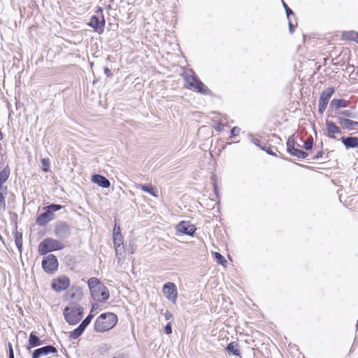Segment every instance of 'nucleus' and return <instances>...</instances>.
Returning <instances> with one entry per match:
<instances>
[{
  "label": "nucleus",
  "mask_w": 358,
  "mask_h": 358,
  "mask_svg": "<svg viewBox=\"0 0 358 358\" xmlns=\"http://www.w3.org/2000/svg\"><path fill=\"white\" fill-rule=\"evenodd\" d=\"M118 317L116 314L110 312L101 313L96 319L94 329L96 332L103 333L113 329L117 323Z\"/></svg>",
  "instance_id": "obj_1"
},
{
  "label": "nucleus",
  "mask_w": 358,
  "mask_h": 358,
  "mask_svg": "<svg viewBox=\"0 0 358 358\" xmlns=\"http://www.w3.org/2000/svg\"><path fill=\"white\" fill-rule=\"evenodd\" d=\"M185 87L202 95H211L212 91L201 81L199 76L192 71V75H184Z\"/></svg>",
  "instance_id": "obj_2"
},
{
  "label": "nucleus",
  "mask_w": 358,
  "mask_h": 358,
  "mask_svg": "<svg viewBox=\"0 0 358 358\" xmlns=\"http://www.w3.org/2000/svg\"><path fill=\"white\" fill-rule=\"evenodd\" d=\"M71 306H66L63 310L65 321L69 325L77 324L83 317L84 308L76 303H71Z\"/></svg>",
  "instance_id": "obj_3"
},
{
  "label": "nucleus",
  "mask_w": 358,
  "mask_h": 358,
  "mask_svg": "<svg viewBox=\"0 0 358 358\" xmlns=\"http://www.w3.org/2000/svg\"><path fill=\"white\" fill-rule=\"evenodd\" d=\"M64 248V245L59 241L52 238H44L38 246V252L40 255H46L49 252L61 250Z\"/></svg>",
  "instance_id": "obj_4"
},
{
  "label": "nucleus",
  "mask_w": 358,
  "mask_h": 358,
  "mask_svg": "<svg viewBox=\"0 0 358 358\" xmlns=\"http://www.w3.org/2000/svg\"><path fill=\"white\" fill-rule=\"evenodd\" d=\"M301 147V145L296 143L295 139V135L290 136L286 143V150L287 153L292 156L297 157L298 159H306L308 156V153L306 151L295 148V145Z\"/></svg>",
  "instance_id": "obj_5"
},
{
  "label": "nucleus",
  "mask_w": 358,
  "mask_h": 358,
  "mask_svg": "<svg viewBox=\"0 0 358 358\" xmlns=\"http://www.w3.org/2000/svg\"><path fill=\"white\" fill-rule=\"evenodd\" d=\"M41 265L45 273L53 274L58 270L59 263L57 257L53 254L43 255Z\"/></svg>",
  "instance_id": "obj_6"
},
{
  "label": "nucleus",
  "mask_w": 358,
  "mask_h": 358,
  "mask_svg": "<svg viewBox=\"0 0 358 358\" xmlns=\"http://www.w3.org/2000/svg\"><path fill=\"white\" fill-rule=\"evenodd\" d=\"M335 92V87H329L324 90L320 96L318 101V113L322 115L327 108L329 99Z\"/></svg>",
  "instance_id": "obj_7"
},
{
  "label": "nucleus",
  "mask_w": 358,
  "mask_h": 358,
  "mask_svg": "<svg viewBox=\"0 0 358 358\" xmlns=\"http://www.w3.org/2000/svg\"><path fill=\"white\" fill-rule=\"evenodd\" d=\"M54 233L59 241L68 239L71 234L70 225L66 222H58L55 226Z\"/></svg>",
  "instance_id": "obj_8"
},
{
  "label": "nucleus",
  "mask_w": 358,
  "mask_h": 358,
  "mask_svg": "<svg viewBox=\"0 0 358 358\" xmlns=\"http://www.w3.org/2000/svg\"><path fill=\"white\" fill-rule=\"evenodd\" d=\"M70 286V279L67 275H63L54 278L51 282V288L59 293L67 289Z\"/></svg>",
  "instance_id": "obj_9"
},
{
  "label": "nucleus",
  "mask_w": 358,
  "mask_h": 358,
  "mask_svg": "<svg viewBox=\"0 0 358 358\" xmlns=\"http://www.w3.org/2000/svg\"><path fill=\"white\" fill-rule=\"evenodd\" d=\"M162 292L165 297L172 303L176 304L178 298V289L174 282H167L162 287Z\"/></svg>",
  "instance_id": "obj_10"
},
{
  "label": "nucleus",
  "mask_w": 358,
  "mask_h": 358,
  "mask_svg": "<svg viewBox=\"0 0 358 358\" xmlns=\"http://www.w3.org/2000/svg\"><path fill=\"white\" fill-rule=\"evenodd\" d=\"M92 299L98 302L104 303L110 297V292L105 285H101L94 289V292H90Z\"/></svg>",
  "instance_id": "obj_11"
},
{
  "label": "nucleus",
  "mask_w": 358,
  "mask_h": 358,
  "mask_svg": "<svg viewBox=\"0 0 358 358\" xmlns=\"http://www.w3.org/2000/svg\"><path fill=\"white\" fill-rule=\"evenodd\" d=\"M87 24L92 28L95 32L101 34L103 32L105 27L104 16L102 15L101 19H99V16L93 15L90 17V21Z\"/></svg>",
  "instance_id": "obj_12"
},
{
  "label": "nucleus",
  "mask_w": 358,
  "mask_h": 358,
  "mask_svg": "<svg viewBox=\"0 0 358 358\" xmlns=\"http://www.w3.org/2000/svg\"><path fill=\"white\" fill-rule=\"evenodd\" d=\"M176 231L185 235L193 237L196 228L188 221H181L176 225Z\"/></svg>",
  "instance_id": "obj_13"
},
{
  "label": "nucleus",
  "mask_w": 358,
  "mask_h": 358,
  "mask_svg": "<svg viewBox=\"0 0 358 358\" xmlns=\"http://www.w3.org/2000/svg\"><path fill=\"white\" fill-rule=\"evenodd\" d=\"M57 349L52 345H46L35 349L31 354V358H40L49 354L57 353Z\"/></svg>",
  "instance_id": "obj_14"
},
{
  "label": "nucleus",
  "mask_w": 358,
  "mask_h": 358,
  "mask_svg": "<svg viewBox=\"0 0 358 358\" xmlns=\"http://www.w3.org/2000/svg\"><path fill=\"white\" fill-rule=\"evenodd\" d=\"M44 210L36 219V223L41 227L45 226L48 222L55 219V214H52L50 210H47L46 206L44 208Z\"/></svg>",
  "instance_id": "obj_15"
},
{
  "label": "nucleus",
  "mask_w": 358,
  "mask_h": 358,
  "mask_svg": "<svg viewBox=\"0 0 358 358\" xmlns=\"http://www.w3.org/2000/svg\"><path fill=\"white\" fill-rule=\"evenodd\" d=\"M44 343L45 340H41L36 335L34 331H31L28 338V343L26 346V349L27 350L30 351L31 349L42 345Z\"/></svg>",
  "instance_id": "obj_16"
},
{
  "label": "nucleus",
  "mask_w": 358,
  "mask_h": 358,
  "mask_svg": "<svg viewBox=\"0 0 358 358\" xmlns=\"http://www.w3.org/2000/svg\"><path fill=\"white\" fill-rule=\"evenodd\" d=\"M338 123L341 125L344 129L349 131L356 129L358 127V122L354 121L348 118H345L341 116L336 117Z\"/></svg>",
  "instance_id": "obj_17"
},
{
  "label": "nucleus",
  "mask_w": 358,
  "mask_h": 358,
  "mask_svg": "<svg viewBox=\"0 0 358 358\" xmlns=\"http://www.w3.org/2000/svg\"><path fill=\"white\" fill-rule=\"evenodd\" d=\"M325 125L328 136L330 138H335L334 134H341L342 133L341 128L331 120H326Z\"/></svg>",
  "instance_id": "obj_18"
},
{
  "label": "nucleus",
  "mask_w": 358,
  "mask_h": 358,
  "mask_svg": "<svg viewBox=\"0 0 358 358\" xmlns=\"http://www.w3.org/2000/svg\"><path fill=\"white\" fill-rule=\"evenodd\" d=\"M91 180L92 182L102 188H109L110 186V180L106 177L99 173L93 174Z\"/></svg>",
  "instance_id": "obj_19"
},
{
  "label": "nucleus",
  "mask_w": 358,
  "mask_h": 358,
  "mask_svg": "<svg viewBox=\"0 0 358 358\" xmlns=\"http://www.w3.org/2000/svg\"><path fill=\"white\" fill-rule=\"evenodd\" d=\"M340 141L348 150L358 148L357 136H342L340 138Z\"/></svg>",
  "instance_id": "obj_20"
},
{
  "label": "nucleus",
  "mask_w": 358,
  "mask_h": 358,
  "mask_svg": "<svg viewBox=\"0 0 358 358\" xmlns=\"http://www.w3.org/2000/svg\"><path fill=\"white\" fill-rule=\"evenodd\" d=\"M225 350L230 355L241 357V352L240 350L239 344L236 341H231L225 347Z\"/></svg>",
  "instance_id": "obj_21"
},
{
  "label": "nucleus",
  "mask_w": 358,
  "mask_h": 358,
  "mask_svg": "<svg viewBox=\"0 0 358 358\" xmlns=\"http://www.w3.org/2000/svg\"><path fill=\"white\" fill-rule=\"evenodd\" d=\"M350 104V102L348 100L334 98L330 102V108L338 110L342 108H348Z\"/></svg>",
  "instance_id": "obj_22"
},
{
  "label": "nucleus",
  "mask_w": 358,
  "mask_h": 358,
  "mask_svg": "<svg viewBox=\"0 0 358 358\" xmlns=\"http://www.w3.org/2000/svg\"><path fill=\"white\" fill-rule=\"evenodd\" d=\"M10 174V169L8 165L5 166L0 171V192H3V184L8 180Z\"/></svg>",
  "instance_id": "obj_23"
},
{
  "label": "nucleus",
  "mask_w": 358,
  "mask_h": 358,
  "mask_svg": "<svg viewBox=\"0 0 358 358\" xmlns=\"http://www.w3.org/2000/svg\"><path fill=\"white\" fill-rule=\"evenodd\" d=\"M137 188L141 189L142 191L148 193L152 196L157 197L158 192L156 187L150 183H145V184H138L137 185Z\"/></svg>",
  "instance_id": "obj_24"
},
{
  "label": "nucleus",
  "mask_w": 358,
  "mask_h": 358,
  "mask_svg": "<svg viewBox=\"0 0 358 358\" xmlns=\"http://www.w3.org/2000/svg\"><path fill=\"white\" fill-rule=\"evenodd\" d=\"M341 38L342 41H354L358 44V32L354 30L343 31Z\"/></svg>",
  "instance_id": "obj_25"
},
{
  "label": "nucleus",
  "mask_w": 358,
  "mask_h": 358,
  "mask_svg": "<svg viewBox=\"0 0 358 358\" xmlns=\"http://www.w3.org/2000/svg\"><path fill=\"white\" fill-rule=\"evenodd\" d=\"M273 148H275L276 150H278L277 148L272 147L271 145H268V146L263 145V147H260V149L262 150L265 151L268 155H272V156L278 157V155H277L276 153L273 151ZM279 154H280L279 157L280 158H282V159H283L285 160L289 161V162H292V159H290L289 157H285L283 154H282L280 152H279Z\"/></svg>",
  "instance_id": "obj_26"
},
{
  "label": "nucleus",
  "mask_w": 358,
  "mask_h": 358,
  "mask_svg": "<svg viewBox=\"0 0 358 358\" xmlns=\"http://www.w3.org/2000/svg\"><path fill=\"white\" fill-rule=\"evenodd\" d=\"M86 329L80 324L73 331L69 332V338L70 340H76L85 331Z\"/></svg>",
  "instance_id": "obj_27"
},
{
  "label": "nucleus",
  "mask_w": 358,
  "mask_h": 358,
  "mask_svg": "<svg viewBox=\"0 0 358 358\" xmlns=\"http://www.w3.org/2000/svg\"><path fill=\"white\" fill-rule=\"evenodd\" d=\"M103 285L99 279L95 277H92L87 280V285L90 292H94V289L98 288L99 285Z\"/></svg>",
  "instance_id": "obj_28"
},
{
  "label": "nucleus",
  "mask_w": 358,
  "mask_h": 358,
  "mask_svg": "<svg viewBox=\"0 0 358 358\" xmlns=\"http://www.w3.org/2000/svg\"><path fill=\"white\" fill-rule=\"evenodd\" d=\"M72 292L70 293L69 296L71 299H76L80 301L83 297V289L80 287H76L71 288Z\"/></svg>",
  "instance_id": "obj_29"
},
{
  "label": "nucleus",
  "mask_w": 358,
  "mask_h": 358,
  "mask_svg": "<svg viewBox=\"0 0 358 358\" xmlns=\"http://www.w3.org/2000/svg\"><path fill=\"white\" fill-rule=\"evenodd\" d=\"M14 238H15V245L20 252H22V234L20 232H18L17 229L15 232H13Z\"/></svg>",
  "instance_id": "obj_30"
},
{
  "label": "nucleus",
  "mask_w": 358,
  "mask_h": 358,
  "mask_svg": "<svg viewBox=\"0 0 358 358\" xmlns=\"http://www.w3.org/2000/svg\"><path fill=\"white\" fill-rule=\"evenodd\" d=\"M217 178L216 175L213 173L210 176V182H211V184H212V186H213L214 194L215 195L217 199H220V192H219V190H218V187H217V178Z\"/></svg>",
  "instance_id": "obj_31"
},
{
  "label": "nucleus",
  "mask_w": 358,
  "mask_h": 358,
  "mask_svg": "<svg viewBox=\"0 0 358 358\" xmlns=\"http://www.w3.org/2000/svg\"><path fill=\"white\" fill-rule=\"evenodd\" d=\"M213 255L214 259H215L216 262L218 264L222 265V266H224L227 263L225 257L222 254H220V252H213Z\"/></svg>",
  "instance_id": "obj_32"
},
{
  "label": "nucleus",
  "mask_w": 358,
  "mask_h": 358,
  "mask_svg": "<svg viewBox=\"0 0 358 358\" xmlns=\"http://www.w3.org/2000/svg\"><path fill=\"white\" fill-rule=\"evenodd\" d=\"M113 243L117 252L118 248L122 244V237L120 234H118L115 231L113 232Z\"/></svg>",
  "instance_id": "obj_33"
},
{
  "label": "nucleus",
  "mask_w": 358,
  "mask_h": 358,
  "mask_svg": "<svg viewBox=\"0 0 358 358\" xmlns=\"http://www.w3.org/2000/svg\"><path fill=\"white\" fill-rule=\"evenodd\" d=\"M7 194V187H5L3 192H0V210L6 208V196Z\"/></svg>",
  "instance_id": "obj_34"
},
{
  "label": "nucleus",
  "mask_w": 358,
  "mask_h": 358,
  "mask_svg": "<svg viewBox=\"0 0 358 358\" xmlns=\"http://www.w3.org/2000/svg\"><path fill=\"white\" fill-rule=\"evenodd\" d=\"M41 165V169L44 173H48L50 171V162L48 158H42Z\"/></svg>",
  "instance_id": "obj_35"
},
{
  "label": "nucleus",
  "mask_w": 358,
  "mask_h": 358,
  "mask_svg": "<svg viewBox=\"0 0 358 358\" xmlns=\"http://www.w3.org/2000/svg\"><path fill=\"white\" fill-rule=\"evenodd\" d=\"M64 208V206L57 203H51L46 206L47 210H50L52 214Z\"/></svg>",
  "instance_id": "obj_36"
},
{
  "label": "nucleus",
  "mask_w": 358,
  "mask_h": 358,
  "mask_svg": "<svg viewBox=\"0 0 358 358\" xmlns=\"http://www.w3.org/2000/svg\"><path fill=\"white\" fill-rule=\"evenodd\" d=\"M94 317V315L92 313V311H90L88 315L81 322L80 324L86 329L87 326L91 323Z\"/></svg>",
  "instance_id": "obj_37"
},
{
  "label": "nucleus",
  "mask_w": 358,
  "mask_h": 358,
  "mask_svg": "<svg viewBox=\"0 0 358 358\" xmlns=\"http://www.w3.org/2000/svg\"><path fill=\"white\" fill-rule=\"evenodd\" d=\"M314 141L313 137L310 136L308 137L307 141L303 143V148L306 150H311L313 148Z\"/></svg>",
  "instance_id": "obj_38"
},
{
  "label": "nucleus",
  "mask_w": 358,
  "mask_h": 358,
  "mask_svg": "<svg viewBox=\"0 0 358 358\" xmlns=\"http://www.w3.org/2000/svg\"><path fill=\"white\" fill-rule=\"evenodd\" d=\"M283 7L285 8L287 19L292 18V16L295 17L294 11L285 2H283Z\"/></svg>",
  "instance_id": "obj_39"
},
{
  "label": "nucleus",
  "mask_w": 358,
  "mask_h": 358,
  "mask_svg": "<svg viewBox=\"0 0 358 358\" xmlns=\"http://www.w3.org/2000/svg\"><path fill=\"white\" fill-rule=\"evenodd\" d=\"M342 115L351 118H357V114L352 112L350 110H343L340 113Z\"/></svg>",
  "instance_id": "obj_40"
},
{
  "label": "nucleus",
  "mask_w": 358,
  "mask_h": 358,
  "mask_svg": "<svg viewBox=\"0 0 358 358\" xmlns=\"http://www.w3.org/2000/svg\"><path fill=\"white\" fill-rule=\"evenodd\" d=\"M241 129L238 127H234L230 131L229 138H233L238 136L240 133Z\"/></svg>",
  "instance_id": "obj_41"
},
{
  "label": "nucleus",
  "mask_w": 358,
  "mask_h": 358,
  "mask_svg": "<svg viewBox=\"0 0 358 358\" xmlns=\"http://www.w3.org/2000/svg\"><path fill=\"white\" fill-rule=\"evenodd\" d=\"M248 136L250 138V141L252 143H254L257 147L259 148L260 147H263V145H262L261 141L259 139L254 138L252 134H248Z\"/></svg>",
  "instance_id": "obj_42"
},
{
  "label": "nucleus",
  "mask_w": 358,
  "mask_h": 358,
  "mask_svg": "<svg viewBox=\"0 0 358 358\" xmlns=\"http://www.w3.org/2000/svg\"><path fill=\"white\" fill-rule=\"evenodd\" d=\"M164 333L166 335H170L172 334V324L171 322H168L164 327Z\"/></svg>",
  "instance_id": "obj_43"
},
{
  "label": "nucleus",
  "mask_w": 358,
  "mask_h": 358,
  "mask_svg": "<svg viewBox=\"0 0 358 358\" xmlns=\"http://www.w3.org/2000/svg\"><path fill=\"white\" fill-rule=\"evenodd\" d=\"M288 20V24H289V31L290 34H292L294 30H295V28L297 26V24H294L292 22V18H289V19H287Z\"/></svg>",
  "instance_id": "obj_44"
},
{
  "label": "nucleus",
  "mask_w": 358,
  "mask_h": 358,
  "mask_svg": "<svg viewBox=\"0 0 358 358\" xmlns=\"http://www.w3.org/2000/svg\"><path fill=\"white\" fill-rule=\"evenodd\" d=\"M213 127L217 132H221L224 129V124L220 122H217Z\"/></svg>",
  "instance_id": "obj_45"
},
{
  "label": "nucleus",
  "mask_w": 358,
  "mask_h": 358,
  "mask_svg": "<svg viewBox=\"0 0 358 358\" xmlns=\"http://www.w3.org/2000/svg\"><path fill=\"white\" fill-rule=\"evenodd\" d=\"M8 358H15L13 345L10 342H8Z\"/></svg>",
  "instance_id": "obj_46"
},
{
  "label": "nucleus",
  "mask_w": 358,
  "mask_h": 358,
  "mask_svg": "<svg viewBox=\"0 0 358 358\" xmlns=\"http://www.w3.org/2000/svg\"><path fill=\"white\" fill-rule=\"evenodd\" d=\"M161 314H163V310H161ZM166 320H169L173 317V314L169 310H166L164 313Z\"/></svg>",
  "instance_id": "obj_47"
},
{
  "label": "nucleus",
  "mask_w": 358,
  "mask_h": 358,
  "mask_svg": "<svg viewBox=\"0 0 358 358\" xmlns=\"http://www.w3.org/2000/svg\"><path fill=\"white\" fill-rule=\"evenodd\" d=\"M324 154V152L322 150H320V151H318L313 157H312V159L313 160H317L319 159H320L322 155Z\"/></svg>",
  "instance_id": "obj_48"
},
{
  "label": "nucleus",
  "mask_w": 358,
  "mask_h": 358,
  "mask_svg": "<svg viewBox=\"0 0 358 358\" xmlns=\"http://www.w3.org/2000/svg\"><path fill=\"white\" fill-rule=\"evenodd\" d=\"M103 72L107 78H112L113 76V73L110 71V69L108 67H104Z\"/></svg>",
  "instance_id": "obj_49"
},
{
  "label": "nucleus",
  "mask_w": 358,
  "mask_h": 358,
  "mask_svg": "<svg viewBox=\"0 0 358 358\" xmlns=\"http://www.w3.org/2000/svg\"><path fill=\"white\" fill-rule=\"evenodd\" d=\"M103 8H102L101 6H97V7L96 8V10H95V12H96V13H100L102 15H103Z\"/></svg>",
  "instance_id": "obj_50"
},
{
  "label": "nucleus",
  "mask_w": 358,
  "mask_h": 358,
  "mask_svg": "<svg viewBox=\"0 0 358 358\" xmlns=\"http://www.w3.org/2000/svg\"><path fill=\"white\" fill-rule=\"evenodd\" d=\"M96 306V304H95V303L92 305V308L90 310V311H92V313H93V311L95 310Z\"/></svg>",
  "instance_id": "obj_51"
},
{
  "label": "nucleus",
  "mask_w": 358,
  "mask_h": 358,
  "mask_svg": "<svg viewBox=\"0 0 358 358\" xmlns=\"http://www.w3.org/2000/svg\"><path fill=\"white\" fill-rule=\"evenodd\" d=\"M355 75L358 77V70L355 72Z\"/></svg>",
  "instance_id": "obj_52"
},
{
  "label": "nucleus",
  "mask_w": 358,
  "mask_h": 358,
  "mask_svg": "<svg viewBox=\"0 0 358 358\" xmlns=\"http://www.w3.org/2000/svg\"><path fill=\"white\" fill-rule=\"evenodd\" d=\"M296 164L299 166H304L303 164H297V163H296Z\"/></svg>",
  "instance_id": "obj_53"
},
{
  "label": "nucleus",
  "mask_w": 358,
  "mask_h": 358,
  "mask_svg": "<svg viewBox=\"0 0 358 358\" xmlns=\"http://www.w3.org/2000/svg\"><path fill=\"white\" fill-rule=\"evenodd\" d=\"M356 327H357V329L358 328V320H357V322Z\"/></svg>",
  "instance_id": "obj_54"
},
{
  "label": "nucleus",
  "mask_w": 358,
  "mask_h": 358,
  "mask_svg": "<svg viewBox=\"0 0 358 358\" xmlns=\"http://www.w3.org/2000/svg\"><path fill=\"white\" fill-rule=\"evenodd\" d=\"M231 142L227 143L228 145H231Z\"/></svg>",
  "instance_id": "obj_55"
},
{
  "label": "nucleus",
  "mask_w": 358,
  "mask_h": 358,
  "mask_svg": "<svg viewBox=\"0 0 358 358\" xmlns=\"http://www.w3.org/2000/svg\"><path fill=\"white\" fill-rule=\"evenodd\" d=\"M0 239H1V240H2V238H1V236H0Z\"/></svg>",
  "instance_id": "obj_56"
},
{
  "label": "nucleus",
  "mask_w": 358,
  "mask_h": 358,
  "mask_svg": "<svg viewBox=\"0 0 358 358\" xmlns=\"http://www.w3.org/2000/svg\"><path fill=\"white\" fill-rule=\"evenodd\" d=\"M113 358H116V357H113Z\"/></svg>",
  "instance_id": "obj_57"
}]
</instances>
